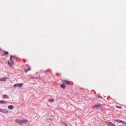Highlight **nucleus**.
Instances as JSON below:
<instances>
[{
  "mask_svg": "<svg viewBox=\"0 0 126 126\" xmlns=\"http://www.w3.org/2000/svg\"><path fill=\"white\" fill-rule=\"evenodd\" d=\"M15 121L19 125L22 126L23 123L25 124L27 123L28 122V121L27 119L20 120L18 119H16V120Z\"/></svg>",
  "mask_w": 126,
  "mask_h": 126,
  "instance_id": "f257e3e1",
  "label": "nucleus"
},
{
  "mask_svg": "<svg viewBox=\"0 0 126 126\" xmlns=\"http://www.w3.org/2000/svg\"><path fill=\"white\" fill-rule=\"evenodd\" d=\"M63 84L61 85V87H65V84H70V82L67 80H65L63 81Z\"/></svg>",
  "mask_w": 126,
  "mask_h": 126,
  "instance_id": "f03ea898",
  "label": "nucleus"
},
{
  "mask_svg": "<svg viewBox=\"0 0 126 126\" xmlns=\"http://www.w3.org/2000/svg\"><path fill=\"white\" fill-rule=\"evenodd\" d=\"M102 106V105L99 103H98L97 104L95 105L94 106H92V108H94L96 109L98 108L99 107Z\"/></svg>",
  "mask_w": 126,
  "mask_h": 126,
  "instance_id": "7ed1b4c3",
  "label": "nucleus"
},
{
  "mask_svg": "<svg viewBox=\"0 0 126 126\" xmlns=\"http://www.w3.org/2000/svg\"><path fill=\"white\" fill-rule=\"evenodd\" d=\"M0 112L3 113L7 114L9 113V111L5 109H0Z\"/></svg>",
  "mask_w": 126,
  "mask_h": 126,
  "instance_id": "20e7f679",
  "label": "nucleus"
},
{
  "mask_svg": "<svg viewBox=\"0 0 126 126\" xmlns=\"http://www.w3.org/2000/svg\"><path fill=\"white\" fill-rule=\"evenodd\" d=\"M106 124L110 126H115V125L112 123L110 122H106Z\"/></svg>",
  "mask_w": 126,
  "mask_h": 126,
  "instance_id": "39448f33",
  "label": "nucleus"
},
{
  "mask_svg": "<svg viewBox=\"0 0 126 126\" xmlns=\"http://www.w3.org/2000/svg\"><path fill=\"white\" fill-rule=\"evenodd\" d=\"M23 86V84L22 83H19V84H15L14 85V87H16V86H18V87H22Z\"/></svg>",
  "mask_w": 126,
  "mask_h": 126,
  "instance_id": "423d86ee",
  "label": "nucleus"
},
{
  "mask_svg": "<svg viewBox=\"0 0 126 126\" xmlns=\"http://www.w3.org/2000/svg\"><path fill=\"white\" fill-rule=\"evenodd\" d=\"M8 79V78H6L5 77L2 78L0 79V81H3L4 82L6 80V79Z\"/></svg>",
  "mask_w": 126,
  "mask_h": 126,
  "instance_id": "0eeeda50",
  "label": "nucleus"
},
{
  "mask_svg": "<svg viewBox=\"0 0 126 126\" xmlns=\"http://www.w3.org/2000/svg\"><path fill=\"white\" fill-rule=\"evenodd\" d=\"M8 108L10 110H12L14 108L13 106L12 105H9L8 106Z\"/></svg>",
  "mask_w": 126,
  "mask_h": 126,
  "instance_id": "6e6552de",
  "label": "nucleus"
},
{
  "mask_svg": "<svg viewBox=\"0 0 126 126\" xmlns=\"http://www.w3.org/2000/svg\"><path fill=\"white\" fill-rule=\"evenodd\" d=\"M3 97L4 98H9V97L6 94H4L3 96Z\"/></svg>",
  "mask_w": 126,
  "mask_h": 126,
  "instance_id": "1a4fd4ad",
  "label": "nucleus"
},
{
  "mask_svg": "<svg viewBox=\"0 0 126 126\" xmlns=\"http://www.w3.org/2000/svg\"><path fill=\"white\" fill-rule=\"evenodd\" d=\"M1 104H5L7 103V102L3 100H0Z\"/></svg>",
  "mask_w": 126,
  "mask_h": 126,
  "instance_id": "9d476101",
  "label": "nucleus"
},
{
  "mask_svg": "<svg viewBox=\"0 0 126 126\" xmlns=\"http://www.w3.org/2000/svg\"><path fill=\"white\" fill-rule=\"evenodd\" d=\"M3 54L4 55H7L8 54V52L7 51H3Z\"/></svg>",
  "mask_w": 126,
  "mask_h": 126,
  "instance_id": "9b49d317",
  "label": "nucleus"
},
{
  "mask_svg": "<svg viewBox=\"0 0 126 126\" xmlns=\"http://www.w3.org/2000/svg\"><path fill=\"white\" fill-rule=\"evenodd\" d=\"M31 70V68H29L28 69H26L25 70V72L27 73L29 71H30Z\"/></svg>",
  "mask_w": 126,
  "mask_h": 126,
  "instance_id": "f8f14e48",
  "label": "nucleus"
},
{
  "mask_svg": "<svg viewBox=\"0 0 126 126\" xmlns=\"http://www.w3.org/2000/svg\"><path fill=\"white\" fill-rule=\"evenodd\" d=\"M121 120H118V119H116V120H115V122H117L118 123H121Z\"/></svg>",
  "mask_w": 126,
  "mask_h": 126,
  "instance_id": "ddd939ff",
  "label": "nucleus"
},
{
  "mask_svg": "<svg viewBox=\"0 0 126 126\" xmlns=\"http://www.w3.org/2000/svg\"><path fill=\"white\" fill-rule=\"evenodd\" d=\"M48 100L51 102H53L54 101V99H49Z\"/></svg>",
  "mask_w": 126,
  "mask_h": 126,
  "instance_id": "4468645a",
  "label": "nucleus"
},
{
  "mask_svg": "<svg viewBox=\"0 0 126 126\" xmlns=\"http://www.w3.org/2000/svg\"><path fill=\"white\" fill-rule=\"evenodd\" d=\"M15 57V56H11L10 57V60L11 61H12V59L13 58Z\"/></svg>",
  "mask_w": 126,
  "mask_h": 126,
  "instance_id": "2eb2a0df",
  "label": "nucleus"
},
{
  "mask_svg": "<svg viewBox=\"0 0 126 126\" xmlns=\"http://www.w3.org/2000/svg\"><path fill=\"white\" fill-rule=\"evenodd\" d=\"M121 123L123 124H126V123L125 122L123 121L122 120L121 121Z\"/></svg>",
  "mask_w": 126,
  "mask_h": 126,
  "instance_id": "dca6fc26",
  "label": "nucleus"
},
{
  "mask_svg": "<svg viewBox=\"0 0 126 126\" xmlns=\"http://www.w3.org/2000/svg\"><path fill=\"white\" fill-rule=\"evenodd\" d=\"M116 107H117V108H121V107L119 106H116Z\"/></svg>",
  "mask_w": 126,
  "mask_h": 126,
  "instance_id": "f3484780",
  "label": "nucleus"
},
{
  "mask_svg": "<svg viewBox=\"0 0 126 126\" xmlns=\"http://www.w3.org/2000/svg\"><path fill=\"white\" fill-rule=\"evenodd\" d=\"M98 97L99 98H103L102 96H98Z\"/></svg>",
  "mask_w": 126,
  "mask_h": 126,
  "instance_id": "a211bd4d",
  "label": "nucleus"
},
{
  "mask_svg": "<svg viewBox=\"0 0 126 126\" xmlns=\"http://www.w3.org/2000/svg\"><path fill=\"white\" fill-rule=\"evenodd\" d=\"M64 124H65V126H68V125L66 124L65 123H64Z\"/></svg>",
  "mask_w": 126,
  "mask_h": 126,
  "instance_id": "6ab92c4d",
  "label": "nucleus"
},
{
  "mask_svg": "<svg viewBox=\"0 0 126 126\" xmlns=\"http://www.w3.org/2000/svg\"><path fill=\"white\" fill-rule=\"evenodd\" d=\"M8 63L10 65H11V64H10V62H9V61H8Z\"/></svg>",
  "mask_w": 126,
  "mask_h": 126,
  "instance_id": "aec40b11",
  "label": "nucleus"
},
{
  "mask_svg": "<svg viewBox=\"0 0 126 126\" xmlns=\"http://www.w3.org/2000/svg\"><path fill=\"white\" fill-rule=\"evenodd\" d=\"M24 63H25L26 62V60L25 59H24Z\"/></svg>",
  "mask_w": 126,
  "mask_h": 126,
  "instance_id": "412c9836",
  "label": "nucleus"
},
{
  "mask_svg": "<svg viewBox=\"0 0 126 126\" xmlns=\"http://www.w3.org/2000/svg\"><path fill=\"white\" fill-rule=\"evenodd\" d=\"M64 123H63V122L62 123V124L65 126V124H64Z\"/></svg>",
  "mask_w": 126,
  "mask_h": 126,
  "instance_id": "4be33fe9",
  "label": "nucleus"
},
{
  "mask_svg": "<svg viewBox=\"0 0 126 126\" xmlns=\"http://www.w3.org/2000/svg\"><path fill=\"white\" fill-rule=\"evenodd\" d=\"M62 88L63 89L65 88V87H62Z\"/></svg>",
  "mask_w": 126,
  "mask_h": 126,
  "instance_id": "5701e85b",
  "label": "nucleus"
}]
</instances>
